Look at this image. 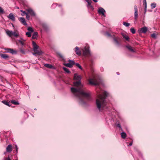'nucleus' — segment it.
<instances>
[{"mask_svg": "<svg viewBox=\"0 0 160 160\" xmlns=\"http://www.w3.org/2000/svg\"><path fill=\"white\" fill-rule=\"evenodd\" d=\"M137 152H138V155L139 156V157H141L142 158H143V157H142V154L139 151H138V150H137Z\"/></svg>", "mask_w": 160, "mask_h": 160, "instance_id": "nucleus-31", "label": "nucleus"}, {"mask_svg": "<svg viewBox=\"0 0 160 160\" xmlns=\"http://www.w3.org/2000/svg\"><path fill=\"white\" fill-rule=\"evenodd\" d=\"M0 56L2 58L5 59H6L9 58L8 56L5 54H0Z\"/></svg>", "mask_w": 160, "mask_h": 160, "instance_id": "nucleus-18", "label": "nucleus"}, {"mask_svg": "<svg viewBox=\"0 0 160 160\" xmlns=\"http://www.w3.org/2000/svg\"><path fill=\"white\" fill-rule=\"evenodd\" d=\"M27 92L28 95L29 96V92L27 91Z\"/></svg>", "mask_w": 160, "mask_h": 160, "instance_id": "nucleus-54", "label": "nucleus"}, {"mask_svg": "<svg viewBox=\"0 0 160 160\" xmlns=\"http://www.w3.org/2000/svg\"><path fill=\"white\" fill-rule=\"evenodd\" d=\"M119 119L121 120V121H123V119L122 118H120V117H119Z\"/></svg>", "mask_w": 160, "mask_h": 160, "instance_id": "nucleus-51", "label": "nucleus"}, {"mask_svg": "<svg viewBox=\"0 0 160 160\" xmlns=\"http://www.w3.org/2000/svg\"><path fill=\"white\" fill-rule=\"evenodd\" d=\"M117 74L118 75H119L120 74V73H119L118 72H117Z\"/></svg>", "mask_w": 160, "mask_h": 160, "instance_id": "nucleus-56", "label": "nucleus"}, {"mask_svg": "<svg viewBox=\"0 0 160 160\" xmlns=\"http://www.w3.org/2000/svg\"><path fill=\"white\" fill-rule=\"evenodd\" d=\"M19 19L21 22L24 25H26L27 24L25 19L23 18H20Z\"/></svg>", "mask_w": 160, "mask_h": 160, "instance_id": "nucleus-14", "label": "nucleus"}, {"mask_svg": "<svg viewBox=\"0 0 160 160\" xmlns=\"http://www.w3.org/2000/svg\"><path fill=\"white\" fill-rule=\"evenodd\" d=\"M143 5L145 6V13L146 12L147 9V2L146 0H143Z\"/></svg>", "mask_w": 160, "mask_h": 160, "instance_id": "nucleus-27", "label": "nucleus"}, {"mask_svg": "<svg viewBox=\"0 0 160 160\" xmlns=\"http://www.w3.org/2000/svg\"><path fill=\"white\" fill-rule=\"evenodd\" d=\"M2 78V76H1L0 75V78Z\"/></svg>", "mask_w": 160, "mask_h": 160, "instance_id": "nucleus-58", "label": "nucleus"}, {"mask_svg": "<svg viewBox=\"0 0 160 160\" xmlns=\"http://www.w3.org/2000/svg\"><path fill=\"white\" fill-rule=\"evenodd\" d=\"M138 12H135L134 17H135V19L137 20V18H138Z\"/></svg>", "mask_w": 160, "mask_h": 160, "instance_id": "nucleus-38", "label": "nucleus"}, {"mask_svg": "<svg viewBox=\"0 0 160 160\" xmlns=\"http://www.w3.org/2000/svg\"><path fill=\"white\" fill-rule=\"evenodd\" d=\"M86 2H88V4L89 5H91V0H86Z\"/></svg>", "mask_w": 160, "mask_h": 160, "instance_id": "nucleus-41", "label": "nucleus"}, {"mask_svg": "<svg viewBox=\"0 0 160 160\" xmlns=\"http://www.w3.org/2000/svg\"><path fill=\"white\" fill-rule=\"evenodd\" d=\"M130 31L132 34H135V30L133 28H131L130 29Z\"/></svg>", "mask_w": 160, "mask_h": 160, "instance_id": "nucleus-29", "label": "nucleus"}, {"mask_svg": "<svg viewBox=\"0 0 160 160\" xmlns=\"http://www.w3.org/2000/svg\"><path fill=\"white\" fill-rule=\"evenodd\" d=\"M6 32L7 34L10 37H11L12 36V32L10 31L9 30H6Z\"/></svg>", "mask_w": 160, "mask_h": 160, "instance_id": "nucleus-21", "label": "nucleus"}, {"mask_svg": "<svg viewBox=\"0 0 160 160\" xmlns=\"http://www.w3.org/2000/svg\"><path fill=\"white\" fill-rule=\"evenodd\" d=\"M156 34L154 33L151 35V37L153 38H156Z\"/></svg>", "mask_w": 160, "mask_h": 160, "instance_id": "nucleus-43", "label": "nucleus"}, {"mask_svg": "<svg viewBox=\"0 0 160 160\" xmlns=\"http://www.w3.org/2000/svg\"><path fill=\"white\" fill-rule=\"evenodd\" d=\"M74 65H75L77 67H78L79 69H80L81 70L82 69V67L79 64V63H75Z\"/></svg>", "mask_w": 160, "mask_h": 160, "instance_id": "nucleus-30", "label": "nucleus"}, {"mask_svg": "<svg viewBox=\"0 0 160 160\" xmlns=\"http://www.w3.org/2000/svg\"><path fill=\"white\" fill-rule=\"evenodd\" d=\"M75 51L77 55H81V51L78 47H76L75 48Z\"/></svg>", "mask_w": 160, "mask_h": 160, "instance_id": "nucleus-12", "label": "nucleus"}, {"mask_svg": "<svg viewBox=\"0 0 160 160\" xmlns=\"http://www.w3.org/2000/svg\"><path fill=\"white\" fill-rule=\"evenodd\" d=\"M125 47L128 49V50L130 52H135V50L131 46L129 45H126Z\"/></svg>", "mask_w": 160, "mask_h": 160, "instance_id": "nucleus-7", "label": "nucleus"}, {"mask_svg": "<svg viewBox=\"0 0 160 160\" xmlns=\"http://www.w3.org/2000/svg\"><path fill=\"white\" fill-rule=\"evenodd\" d=\"M105 35L108 37H111V35L108 32H106L105 33Z\"/></svg>", "mask_w": 160, "mask_h": 160, "instance_id": "nucleus-40", "label": "nucleus"}, {"mask_svg": "<svg viewBox=\"0 0 160 160\" xmlns=\"http://www.w3.org/2000/svg\"><path fill=\"white\" fill-rule=\"evenodd\" d=\"M121 34L123 37V38L125 39L126 41H129L130 38L126 34L123 33H121Z\"/></svg>", "mask_w": 160, "mask_h": 160, "instance_id": "nucleus-9", "label": "nucleus"}, {"mask_svg": "<svg viewBox=\"0 0 160 160\" xmlns=\"http://www.w3.org/2000/svg\"><path fill=\"white\" fill-rule=\"evenodd\" d=\"M5 13V12L3 8L0 7V14H3Z\"/></svg>", "mask_w": 160, "mask_h": 160, "instance_id": "nucleus-28", "label": "nucleus"}, {"mask_svg": "<svg viewBox=\"0 0 160 160\" xmlns=\"http://www.w3.org/2000/svg\"><path fill=\"white\" fill-rule=\"evenodd\" d=\"M82 50L83 52V55L84 56L89 57L91 56V53L89 49V47H85Z\"/></svg>", "mask_w": 160, "mask_h": 160, "instance_id": "nucleus-3", "label": "nucleus"}, {"mask_svg": "<svg viewBox=\"0 0 160 160\" xmlns=\"http://www.w3.org/2000/svg\"><path fill=\"white\" fill-rule=\"evenodd\" d=\"M88 82L90 84L97 86L96 89L97 97L95 100L97 109L99 112L105 111L104 117L106 121H110L112 124H114L120 130L122 131L119 121L115 118V115L112 113V107L106 100L109 95V93L99 87V84L102 82L101 77L98 75H94L89 79Z\"/></svg>", "mask_w": 160, "mask_h": 160, "instance_id": "nucleus-1", "label": "nucleus"}, {"mask_svg": "<svg viewBox=\"0 0 160 160\" xmlns=\"http://www.w3.org/2000/svg\"><path fill=\"white\" fill-rule=\"evenodd\" d=\"M28 30L30 32H33V30L32 28L31 27H29L28 28Z\"/></svg>", "mask_w": 160, "mask_h": 160, "instance_id": "nucleus-32", "label": "nucleus"}, {"mask_svg": "<svg viewBox=\"0 0 160 160\" xmlns=\"http://www.w3.org/2000/svg\"><path fill=\"white\" fill-rule=\"evenodd\" d=\"M20 12H22V13L21 14V15L22 16H24V15H26L27 13L25 11H23L22 10H20Z\"/></svg>", "mask_w": 160, "mask_h": 160, "instance_id": "nucleus-33", "label": "nucleus"}, {"mask_svg": "<svg viewBox=\"0 0 160 160\" xmlns=\"http://www.w3.org/2000/svg\"><path fill=\"white\" fill-rule=\"evenodd\" d=\"M26 35L28 37H30L31 36L32 34L31 32H27L26 33Z\"/></svg>", "mask_w": 160, "mask_h": 160, "instance_id": "nucleus-37", "label": "nucleus"}, {"mask_svg": "<svg viewBox=\"0 0 160 160\" xmlns=\"http://www.w3.org/2000/svg\"><path fill=\"white\" fill-rule=\"evenodd\" d=\"M29 13L31 16H35V13L34 11L31 9H28L26 10Z\"/></svg>", "mask_w": 160, "mask_h": 160, "instance_id": "nucleus-13", "label": "nucleus"}, {"mask_svg": "<svg viewBox=\"0 0 160 160\" xmlns=\"http://www.w3.org/2000/svg\"><path fill=\"white\" fill-rule=\"evenodd\" d=\"M34 53H33V54L34 55H35L36 54H37L38 55H40L42 54V52H40L38 50H35V51H34Z\"/></svg>", "mask_w": 160, "mask_h": 160, "instance_id": "nucleus-25", "label": "nucleus"}, {"mask_svg": "<svg viewBox=\"0 0 160 160\" xmlns=\"http://www.w3.org/2000/svg\"><path fill=\"white\" fill-rule=\"evenodd\" d=\"M113 39L115 44L118 46H120L121 42V38L118 37H115V36L114 35Z\"/></svg>", "mask_w": 160, "mask_h": 160, "instance_id": "nucleus-4", "label": "nucleus"}, {"mask_svg": "<svg viewBox=\"0 0 160 160\" xmlns=\"http://www.w3.org/2000/svg\"><path fill=\"white\" fill-rule=\"evenodd\" d=\"M105 12V10L102 8H99L98 10V13L100 14H102L104 16H105L104 14Z\"/></svg>", "mask_w": 160, "mask_h": 160, "instance_id": "nucleus-8", "label": "nucleus"}, {"mask_svg": "<svg viewBox=\"0 0 160 160\" xmlns=\"http://www.w3.org/2000/svg\"><path fill=\"white\" fill-rule=\"evenodd\" d=\"M38 33L37 32H36L34 33L32 35V38L33 39H37V37H38Z\"/></svg>", "mask_w": 160, "mask_h": 160, "instance_id": "nucleus-22", "label": "nucleus"}, {"mask_svg": "<svg viewBox=\"0 0 160 160\" xmlns=\"http://www.w3.org/2000/svg\"><path fill=\"white\" fill-rule=\"evenodd\" d=\"M7 153V152H4V154H6Z\"/></svg>", "mask_w": 160, "mask_h": 160, "instance_id": "nucleus-57", "label": "nucleus"}, {"mask_svg": "<svg viewBox=\"0 0 160 160\" xmlns=\"http://www.w3.org/2000/svg\"><path fill=\"white\" fill-rule=\"evenodd\" d=\"M75 64V62L73 61L69 60L68 62L67 63H64V65L66 67L71 68L72 67L73 65Z\"/></svg>", "mask_w": 160, "mask_h": 160, "instance_id": "nucleus-5", "label": "nucleus"}, {"mask_svg": "<svg viewBox=\"0 0 160 160\" xmlns=\"http://www.w3.org/2000/svg\"><path fill=\"white\" fill-rule=\"evenodd\" d=\"M7 152H10L12 150V146L11 144L8 145L6 148Z\"/></svg>", "mask_w": 160, "mask_h": 160, "instance_id": "nucleus-10", "label": "nucleus"}, {"mask_svg": "<svg viewBox=\"0 0 160 160\" xmlns=\"http://www.w3.org/2000/svg\"><path fill=\"white\" fill-rule=\"evenodd\" d=\"M132 142H130L129 144V145H128V146H131L132 145Z\"/></svg>", "mask_w": 160, "mask_h": 160, "instance_id": "nucleus-48", "label": "nucleus"}, {"mask_svg": "<svg viewBox=\"0 0 160 160\" xmlns=\"http://www.w3.org/2000/svg\"><path fill=\"white\" fill-rule=\"evenodd\" d=\"M12 36H14L15 37H17L18 36V34L15 32H12Z\"/></svg>", "mask_w": 160, "mask_h": 160, "instance_id": "nucleus-39", "label": "nucleus"}, {"mask_svg": "<svg viewBox=\"0 0 160 160\" xmlns=\"http://www.w3.org/2000/svg\"><path fill=\"white\" fill-rule=\"evenodd\" d=\"M63 70H68L66 68H65V67H63Z\"/></svg>", "mask_w": 160, "mask_h": 160, "instance_id": "nucleus-52", "label": "nucleus"}, {"mask_svg": "<svg viewBox=\"0 0 160 160\" xmlns=\"http://www.w3.org/2000/svg\"><path fill=\"white\" fill-rule=\"evenodd\" d=\"M4 160H11L10 158L8 156V158L4 157Z\"/></svg>", "mask_w": 160, "mask_h": 160, "instance_id": "nucleus-46", "label": "nucleus"}, {"mask_svg": "<svg viewBox=\"0 0 160 160\" xmlns=\"http://www.w3.org/2000/svg\"><path fill=\"white\" fill-rule=\"evenodd\" d=\"M15 148L16 153H18V146L16 145H15Z\"/></svg>", "mask_w": 160, "mask_h": 160, "instance_id": "nucleus-44", "label": "nucleus"}, {"mask_svg": "<svg viewBox=\"0 0 160 160\" xmlns=\"http://www.w3.org/2000/svg\"><path fill=\"white\" fill-rule=\"evenodd\" d=\"M6 50H8V52H10L12 54H16L17 53L16 51L13 50L12 49L8 48Z\"/></svg>", "mask_w": 160, "mask_h": 160, "instance_id": "nucleus-19", "label": "nucleus"}, {"mask_svg": "<svg viewBox=\"0 0 160 160\" xmlns=\"http://www.w3.org/2000/svg\"><path fill=\"white\" fill-rule=\"evenodd\" d=\"M20 52L22 54H24L25 53V52L22 49V48H21L20 49Z\"/></svg>", "mask_w": 160, "mask_h": 160, "instance_id": "nucleus-42", "label": "nucleus"}, {"mask_svg": "<svg viewBox=\"0 0 160 160\" xmlns=\"http://www.w3.org/2000/svg\"><path fill=\"white\" fill-rule=\"evenodd\" d=\"M32 44L33 46V51H35V50L38 49V46L34 41H32Z\"/></svg>", "mask_w": 160, "mask_h": 160, "instance_id": "nucleus-16", "label": "nucleus"}, {"mask_svg": "<svg viewBox=\"0 0 160 160\" xmlns=\"http://www.w3.org/2000/svg\"><path fill=\"white\" fill-rule=\"evenodd\" d=\"M121 136L122 138L124 139L126 138L127 134L125 132H123L121 133Z\"/></svg>", "mask_w": 160, "mask_h": 160, "instance_id": "nucleus-24", "label": "nucleus"}, {"mask_svg": "<svg viewBox=\"0 0 160 160\" xmlns=\"http://www.w3.org/2000/svg\"><path fill=\"white\" fill-rule=\"evenodd\" d=\"M2 102L4 104H5L6 105L9 107H10L11 106V103L10 102H8L6 100L2 101Z\"/></svg>", "mask_w": 160, "mask_h": 160, "instance_id": "nucleus-20", "label": "nucleus"}, {"mask_svg": "<svg viewBox=\"0 0 160 160\" xmlns=\"http://www.w3.org/2000/svg\"><path fill=\"white\" fill-rule=\"evenodd\" d=\"M44 66L48 68L52 69H55L54 66L49 64H45L44 65Z\"/></svg>", "mask_w": 160, "mask_h": 160, "instance_id": "nucleus-11", "label": "nucleus"}, {"mask_svg": "<svg viewBox=\"0 0 160 160\" xmlns=\"http://www.w3.org/2000/svg\"><path fill=\"white\" fill-rule=\"evenodd\" d=\"M156 6V3H153L151 5V7L152 8H155Z\"/></svg>", "mask_w": 160, "mask_h": 160, "instance_id": "nucleus-35", "label": "nucleus"}, {"mask_svg": "<svg viewBox=\"0 0 160 160\" xmlns=\"http://www.w3.org/2000/svg\"><path fill=\"white\" fill-rule=\"evenodd\" d=\"M25 88L26 89H28L29 88V87L28 85H26Z\"/></svg>", "mask_w": 160, "mask_h": 160, "instance_id": "nucleus-50", "label": "nucleus"}, {"mask_svg": "<svg viewBox=\"0 0 160 160\" xmlns=\"http://www.w3.org/2000/svg\"><path fill=\"white\" fill-rule=\"evenodd\" d=\"M135 12H138V9L137 7L135 5L134 6Z\"/></svg>", "mask_w": 160, "mask_h": 160, "instance_id": "nucleus-45", "label": "nucleus"}, {"mask_svg": "<svg viewBox=\"0 0 160 160\" xmlns=\"http://www.w3.org/2000/svg\"><path fill=\"white\" fill-rule=\"evenodd\" d=\"M26 18L27 19H28L29 20L30 18V16L28 14H27L26 15Z\"/></svg>", "mask_w": 160, "mask_h": 160, "instance_id": "nucleus-47", "label": "nucleus"}, {"mask_svg": "<svg viewBox=\"0 0 160 160\" xmlns=\"http://www.w3.org/2000/svg\"><path fill=\"white\" fill-rule=\"evenodd\" d=\"M123 24L124 25H125L126 27H128V26H129L130 25V24L129 23H128V22H123Z\"/></svg>", "mask_w": 160, "mask_h": 160, "instance_id": "nucleus-36", "label": "nucleus"}, {"mask_svg": "<svg viewBox=\"0 0 160 160\" xmlns=\"http://www.w3.org/2000/svg\"><path fill=\"white\" fill-rule=\"evenodd\" d=\"M74 79L78 81L73 83L75 86L77 88L71 87V91L77 100L79 104L83 106L87 105V101H92V98L91 96V93L88 91L83 87L81 82V76L75 73L74 75Z\"/></svg>", "mask_w": 160, "mask_h": 160, "instance_id": "nucleus-2", "label": "nucleus"}, {"mask_svg": "<svg viewBox=\"0 0 160 160\" xmlns=\"http://www.w3.org/2000/svg\"><path fill=\"white\" fill-rule=\"evenodd\" d=\"M41 25L42 28L45 30L47 31L48 30V27L46 24L42 23Z\"/></svg>", "mask_w": 160, "mask_h": 160, "instance_id": "nucleus-17", "label": "nucleus"}, {"mask_svg": "<svg viewBox=\"0 0 160 160\" xmlns=\"http://www.w3.org/2000/svg\"><path fill=\"white\" fill-rule=\"evenodd\" d=\"M34 110H37V109L36 108H35L34 109Z\"/></svg>", "mask_w": 160, "mask_h": 160, "instance_id": "nucleus-60", "label": "nucleus"}, {"mask_svg": "<svg viewBox=\"0 0 160 160\" xmlns=\"http://www.w3.org/2000/svg\"><path fill=\"white\" fill-rule=\"evenodd\" d=\"M5 81H6V82L8 84H10V83L6 80H5Z\"/></svg>", "mask_w": 160, "mask_h": 160, "instance_id": "nucleus-53", "label": "nucleus"}, {"mask_svg": "<svg viewBox=\"0 0 160 160\" xmlns=\"http://www.w3.org/2000/svg\"><path fill=\"white\" fill-rule=\"evenodd\" d=\"M148 30V28L146 27H143L138 30V31L139 33L141 32L143 33H146Z\"/></svg>", "mask_w": 160, "mask_h": 160, "instance_id": "nucleus-6", "label": "nucleus"}, {"mask_svg": "<svg viewBox=\"0 0 160 160\" xmlns=\"http://www.w3.org/2000/svg\"><path fill=\"white\" fill-rule=\"evenodd\" d=\"M58 55L60 58L62 59H64L63 57L62 54L60 53H58Z\"/></svg>", "mask_w": 160, "mask_h": 160, "instance_id": "nucleus-34", "label": "nucleus"}, {"mask_svg": "<svg viewBox=\"0 0 160 160\" xmlns=\"http://www.w3.org/2000/svg\"><path fill=\"white\" fill-rule=\"evenodd\" d=\"M18 42L22 45H24L25 44L24 42L25 40L21 38L20 40H18Z\"/></svg>", "mask_w": 160, "mask_h": 160, "instance_id": "nucleus-23", "label": "nucleus"}, {"mask_svg": "<svg viewBox=\"0 0 160 160\" xmlns=\"http://www.w3.org/2000/svg\"><path fill=\"white\" fill-rule=\"evenodd\" d=\"M11 102L12 103L15 105H19V103L18 102L15 101V100H11Z\"/></svg>", "mask_w": 160, "mask_h": 160, "instance_id": "nucleus-26", "label": "nucleus"}, {"mask_svg": "<svg viewBox=\"0 0 160 160\" xmlns=\"http://www.w3.org/2000/svg\"><path fill=\"white\" fill-rule=\"evenodd\" d=\"M67 73H69L70 72V71H65Z\"/></svg>", "mask_w": 160, "mask_h": 160, "instance_id": "nucleus-49", "label": "nucleus"}, {"mask_svg": "<svg viewBox=\"0 0 160 160\" xmlns=\"http://www.w3.org/2000/svg\"><path fill=\"white\" fill-rule=\"evenodd\" d=\"M94 2H97V0H92Z\"/></svg>", "mask_w": 160, "mask_h": 160, "instance_id": "nucleus-55", "label": "nucleus"}, {"mask_svg": "<svg viewBox=\"0 0 160 160\" xmlns=\"http://www.w3.org/2000/svg\"><path fill=\"white\" fill-rule=\"evenodd\" d=\"M24 113H26V111H24Z\"/></svg>", "mask_w": 160, "mask_h": 160, "instance_id": "nucleus-59", "label": "nucleus"}, {"mask_svg": "<svg viewBox=\"0 0 160 160\" xmlns=\"http://www.w3.org/2000/svg\"><path fill=\"white\" fill-rule=\"evenodd\" d=\"M8 17L13 21H15V18L12 13H10L8 16Z\"/></svg>", "mask_w": 160, "mask_h": 160, "instance_id": "nucleus-15", "label": "nucleus"}]
</instances>
